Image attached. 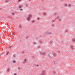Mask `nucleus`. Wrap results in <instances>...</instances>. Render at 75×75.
<instances>
[{"instance_id":"obj_22","label":"nucleus","mask_w":75,"mask_h":75,"mask_svg":"<svg viewBox=\"0 0 75 75\" xmlns=\"http://www.w3.org/2000/svg\"><path fill=\"white\" fill-rule=\"evenodd\" d=\"M55 62H53L52 63V64H53L54 65V64H55Z\"/></svg>"},{"instance_id":"obj_32","label":"nucleus","mask_w":75,"mask_h":75,"mask_svg":"<svg viewBox=\"0 0 75 75\" xmlns=\"http://www.w3.org/2000/svg\"><path fill=\"white\" fill-rule=\"evenodd\" d=\"M40 41V43H42V41Z\"/></svg>"},{"instance_id":"obj_14","label":"nucleus","mask_w":75,"mask_h":75,"mask_svg":"<svg viewBox=\"0 0 75 75\" xmlns=\"http://www.w3.org/2000/svg\"><path fill=\"white\" fill-rule=\"evenodd\" d=\"M7 71H8V72H9V71H10V68H8V69L7 70Z\"/></svg>"},{"instance_id":"obj_40","label":"nucleus","mask_w":75,"mask_h":75,"mask_svg":"<svg viewBox=\"0 0 75 75\" xmlns=\"http://www.w3.org/2000/svg\"><path fill=\"white\" fill-rule=\"evenodd\" d=\"M50 42H52V41H50Z\"/></svg>"},{"instance_id":"obj_16","label":"nucleus","mask_w":75,"mask_h":75,"mask_svg":"<svg viewBox=\"0 0 75 75\" xmlns=\"http://www.w3.org/2000/svg\"><path fill=\"white\" fill-rule=\"evenodd\" d=\"M33 44H34L35 45H36L37 44V43L36 42H33Z\"/></svg>"},{"instance_id":"obj_6","label":"nucleus","mask_w":75,"mask_h":75,"mask_svg":"<svg viewBox=\"0 0 75 75\" xmlns=\"http://www.w3.org/2000/svg\"><path fill=\"white\" fill-rule=\"evenodd\" d=\"M43 14L44 16H45V15H46V13H43Z\"/></svg>"},{"instance_id":"obj_10","label":"nucleus","mask_w":75,"mask_h":75,"mask_svg":"<svg viewBox=\"0 0 75 75\" xmlns=\"http://www.w3.org/2000/svg\"><path fill=\"white\" fill-rule=\"evenodd\" d=\"M19 28H22V26H21V25H19Z\"/></svg>"},{"instance_id":"obj_31","label":"nucleus","mask_w":75,"mask_h":75,"mask_svg":"<svg viewBox=\"0 0 75 75\" xmlns=\"http://www.w3.org/2000/svg\"><path fill=\"white\" fill-rule=\"evenodd\" d=\"M40 18H38V20H40Z\"/></svg>"},{"instance_id":"obj_17","label":"nucleus","mask_w":75,"mask_h":75,"mask_svg":"<svg viewBox=\"0 0 75 75\" xmlns=\"http://www.w3.org/2000/svg\"><path fill=\"white\" fill-rule=\"evenodd\" d=\"M26 6L27 7H28V4H26Z\"/></svg>"},{"instance_id":"obj_34","label":"nucleus","mask_w":75,"mask_h":75,"mask_svg":"<svg viewBox=\"0 0 75 75\" xmlns=\"http://www.w3.org/2000/svg\"><path fill=\"white\" fill-rule=\"evenodd\" d=\"M15 35V34H14V33H12V35Z\"/></svg>"},{"instance_id":"obj_20","label":"nucleus","mask_w":75,"mask_h":75,"mask_svg":"<svg viewBox=\"0 0 75 75\" xmlns=\"http://www.w3.org/2000/svg\"><path fill=\"white\" fill-rule=\"evenodd\" d=\"M38 48H41V46H38Z\"/></svg>"},{"instance_id":"obj_42","label":"nucleus","mask_w":75,"mask_h":75,"mask_svg":"<svg viewBox=\"0 0 75 75\" xmlns=\"http://www.w3.org/2000/svg\"><path fill=\"white\" fill-rule=\"evenodd\" d=\"M9 17V18H11V17Z\"/></svg>"},{"instance_id":"obj_24","label":"nucleus","mask_w":75,"mask_h":75,"mask_svg":"<svg viewBox=\"0 0 75 75\" xmlns=\"http://www.w3.org/2000/svg\"><path fill=\"white\" fill-rule=\"evenodd\" d=\"M28 38H29L28 37V36H27V37H26V39H27Z\"/></svg>"},{"instance_id":"obj_9","label":"nucleus","mask_w":75,"mask_h":75,"mask_svg":"<svg viewBox=\"0 0 75 75\" xmlns=\"http://www.w3.org/2000/svg\"><path fill=\"white\" fill-rule=\"evenodd\" d=\"M13 63H14L15 64V63H16V61L15 60H13Z\"/></svg>"},{"instance_id":"obj_13","label":"nucleus","mask_w":75,"mask_h":75,"mask_svg":"<svg viewBox=\"0 0 75 75\" xmlns=\"http://www.w3.org/2000/svg\"><path fill=\"white\" fill-rule=\"evenodd\" d=\"M66 33H67L68 32V30H66L65 31Z\"/></svg>"},{"instance_id":"obj_19","label":"nucleus","mask_w":75,"mask_h":75,"mask_svg":"<svg viewBox=\"0 0 75 75\" xmlns=\"http://www.w3.org/2000/svg\"><path fill=\"white\" fill-rule=\"evenodd\" d=\"M66 7H67V4H66L65 5H64Z\"/></svg>"},{"instance_id":"obj_27","label":"nucleus","mask_w":75,"mask_h":75,"mask_svg":"<svg viewBox=\"0 0 75 75\" xmlns=\"http://www.w3.org/2000/svg\"><path fill=\"white\" fill-rule=\"evenodd\" d=\"M36 66H37V67H39V65H38V64H37L36 65Z\"/></svg>"},{"instance_id":"obj_44","label":"nucleus","mask_w":75,"mask_h":75,"mask_svg":"<svg viewBox=\"0 0 75 75\" xmlns=\"http://www.w3.org/2000/svg\"><path fill=\"white\" fill-rule=\"evenodd\" d=\"M59 21H61V20L60 19H59Z\"/></svg>"},{"instance_id":"obj_25","label":"nucleus","mask_w":75,"mask_h":75,"mask_svg":"<svg viewBox=\"0 0 75 75\" xmlns=\"http://www.w3.org/2000/svg\"><path fill=\"white\" fill-rule=\"evenodd\" d=\"M14 75H17V73H15L14 74Z\"/></svg>"},{"instance_id":"obj_43","label":"nucleus","mask_w":75,"mask_h":75,"mask_svg":"<svg viewBox=\"0 0 75 75\" xmlns=\"http://www.w3.org/2000/svg\"><path fill=\"white\" fill-rule=\"evenodd\" d=\"M31 0H29V1H30Z\"/></svg>"},{"instance_id":"obj_21","label":"nucleus","mask_w":75,"mask_h":75,"mask_svg":"<svg viewBox=\"0 0 75 75\" xmlns=\"http://www.w3.org/2000/svg\"><path fill=\"white\" fill-rule=\"evenodd\" d=\"M12 47V46H9V48H11Z\"/></svg>"},{"instance_id":"obj_23","label":"nucleus","mask_w":75,"mask_h":75,"mask_svg":"<svg viewBox=\"0 0 75 75\" xmlns=\"http://www.w3.org/2000/svg\"><path fill=\"white\" fill-rule=\"evenodd\" d=\"M53 54V56H55V54Z\"/></svg>"},{"instance_id":"obj_26","label":"nucleus","mask_w":75,"mask_h":75,"mask_svg":"<svg viewBox=\"0 0 75 75\" xmlns=\"http://www.w3.org/2000/svg\"><path fill=\"white\" fill-rule=\"evenodd\" d=\"M21 1V0H18V1H19V2H20Z\"/></svg>"},{"instance_id":"obj_35","label":"nucleus","mask_w":75,"mask_h":75,"mask_svg":"<svg viewBox=\"0 0 75 75\" xmlns=\"http://www.w3.org/2000/svg\"><path fill=\"white\" fill-rule=\"evenodd\" d=\"M8 1L7 0V1H6V2L7 3Z\"/></svg>"},{"instance_id":"obj_33","label":"nucleus","mask_w":75,"mask_h":75,"mask_svg":"<svg viewBox=\"0 0 75 75\" xmlns=\"http://www.w3.org/2000/svg\"><path fill=\"white\" fill-rule=\"evenodd\" d=\"M32 23H34V21H32Z\"/></svg>"},{"instance_id":"obj_18","label":"nucleus","mask_w":75,"mask_h":75,"mask_svg":"<svg viewBox=\"0 0 75 75\" xmlns=\"http://www.w3.org/2000/svg\"><path fill=\"white\" fill-rule=\"evenodd\" d=\"M19 8H21V7H22V6L21 5H20L19 7Z\"/></svg>"},{"instance_id":"obj_7","label":"nucleus","mask_w":75,"mask_h":75,"mask_svg":"<svg viewBox=\"0 0 75 75\" xmlns=\"http://www.w3.org/2000/svg\"><path fill=\"white\" fill-rule=\"evenodd\" d=\"M72 40L73 41V42H75V39L74 38L73 39H72Z\"/></svg>"},{"instance_id":"obj_29","label":"nucleus","mask_w":75,"mask_h":75,"mask_svg":"<svg viewBox=\"0 0 75 75\" xmlns=\"http://www.w3.org/2000/svg\"><path fill=\"white\" fill-rule=\"evenodd\" d=\"M12 15H13V16H14V15H15L14 13H12Z\"/></svg>"},{"instance_id":"obj_1","label":"nucleus","mask_w":75,"mask_h":75,"mask_svg":"<svg viewBox=\"0 0 75 75\" xmlns=\"http://www.w3.org/2000/svg\"><path fill=\"white\" fill-rule=\"evenodd\" d=\"M53 54L51 53V54H49L48 55V56L50 58H53Z\"/></svg>"},{"instance_id":"obj_8","label":"nucleus","mask_w":75,"mask_h":75,"mask_svg":"<svg viewBox=\"0 0 75 75\" xmlns=\"http://www.w3.org/2000/svg\"><path fill=\"white\" fill-rule=\"evenodd\" d=\"M40 54H41V55H44V52H42H42H40Z\"/></svg>"},{"instance_id":"obj_3","label":"nucleus","mask_w":75,"mask_h":75,"mask_svg":"<svg viewBox=\"0 0 75 75\" xmlns=\"http://www.w3.org/2000/svg\"><path fill=\"white\" fill-rule=\"evenodd\" d=\"M46 33L48 35H52V33H51V32H48V31H46Z\"/></svg>"},{"instance_id":"obj_46","label":"nucleus","mask_w":75,"mask_h":75,"mask_svg":"<svg viewBox=\"0 0 75 75\" xmlns=\"http://www.w3.org/2000/svg\"><path fill=\"white\" fill-rule=\"evenodd\" d=\"M17 18H18V17H17Z\"/></svg>"},{"instance_id":"obj_41","label":"nucleus","mask_w":75,"mask_h":75,"mask_svg":"<svg viewBox=\"0 0 75 75\" xmlns=\"http://www.w3.org/2000/svg\"><path fill=\"white\" fill-rule=\"evenodd\" d=\"M56 13H55V16H56Z\"/></svg>"},{"instance_id":"obj_45","label":"nucleus","mask_w":75,"mask_h":75,"mask_svg":"<svg viewBox=\"0 0 75 75\" xmlns=\"http://www.w3.org/2000/svg\"><path fill=\"white\" fill-rule=\"evenodd\" d=\"M54 74H55V72H54Z\"/></svg>"},{"instance_id":"obj_28","label":"nucleus","mask_w":75,"mask_h":75,"mask_svg":"<svg viewBox=\"0 0 75 75\" xmlns=\"http://www.w3.org/2000/svg\"><path fill=\"white\" fill-rule=\"evenodd\" d=\"M20 10H21V11H23V9L21 8L20 9Z\"/></svg>"},{"instance_id":"obj_38","label":"nucleus","mask_w":75,"mask_h":75,"mask_svg":"<svg viewBox=\"0 0 75 75\" xmlns=\"http://www.w3.org/2000/svg\"><path fill=\"white\" fill-rule=\"evenodd\" d=\"M18 69H19L20 70V67H19Z\"/></svg>"},{"instance_id":"obj_12","label":"nucleus","mask_w":75,"mask_h":75,"mask_svg":"<svg viewBox=\"0 0 75 75\" xmlns=\"http://www.w3.org/2000/svg\"><path fill=\"white\" fill-rule=\"evenodd\" d=\"M8 54H9V52H8V51L7 52L6 54V55H8Z\"/></svg>"},{"instance_id":"obj_5","label":"nucleus","mask_w":75,"mask_h":75,"mask_svg":"<svg viewBox=\"0 0 75 75\" xmlns=\"http://www.w3.org/2000/svg\"><path fill=\"white\" fill-rule=\"evenodd\" d=\"M70 48L71 50H74V46H73V45H71L70 46Z\"/></svg>"},{"instance_id":"obj_30","label":"nucleus","mask_w":75,"mask_h":75,"mask_svg":"<svg viewBox=\"0 0 75 75\" xmlns=\"http://www.w3.org/2000/svg\"><path fill=\"white\" fill-rule=\"evenodd\" d=\"M57 18H59V16H58L57 17V18H56V19H57Z\"/></svg>"},{"instance_id":"obj_15","label":"nucleus","mask_w":75,"mask_h":75,"mask_svg":"<svg viewBox=\"0 0 75 75\" xmlns=\"http://www.w3.org/2000/svg\"><path fill=\"white\" fill-rule=\"evenodd\" d=\"M71 4H69L68 6L69 7H71Z\"/></svg>"},{"instance_id":"obj_11","label":"nucleus","mask_w":75,"mask_h":75,"mask_svg":"<svg viewBox=\"0 0 75 75\" xmlns=\"http://www.w3.org/2000/svg\"><path fill=\"white\" fill-rule=\"evenodd\" d=\"M13 57H16V54H14V55H13Z\"/></svg>"},{"instance_id":"obj_4","label":"nucleus","mask_w":75,"mask_h":75,"mask_svg":"<svg viewBox=\"0 0 75 75\" xmlns=\"http://www.w3.org/2000/svg\"><path fill=\"white\" fill-rule=\"evenodd\" d=\"M27 59H25L24 60L23 62V64H25L26 62H27Z\"/></svg>"},{"instance_id":"obj_39","label":"nucleus","mask_w":75,"mask_h":75,"mask_svg":"<svg viewBox=\"0 0 75 75\" xmlns=\"http://www.w3.org/2000/svg\"><path fill=\"white\" fill-rule=\"evenodd\" d=\"M52 26H54V25H52Z\"/></svg>"},{"instance_id":"obj_47","label":"nucleus","mask_w":75,"mask_h":75,"mask_svg":"<svg viewBox=\"0 0 75 75\" xmlns=\"http://www.w3.org/2000/svg\"><path fill=\"white\" fill-rule=\"evenodd\" d=\"M1 55H2V54H1Z\"/></svg>"},{"instance_id":"obj_2","label":"nucleus","mask_w":75,"mask_h":75,"mask_svg":"<svg viewBox=\"0 0 75 75\" xmlns=\"http://www.w3.org/2000/svg\"><path fill=\"white\" fill-rule=\"evenodd\" d=\"M32 16V15H31V14L29 15L28 16V17L27 18V20L28 21H30V20L31 19V17Z\"/></svg>"},{"instance_id":"obj_37","label":"nucleus","mask_w":75,"mask_h":75,"mask_svg":"<svg viewBox=\"0 0 75 75\" xmlns=\"http://www.w3.org/2000/svg\"><path fill=\"white\" fill-rule=\"evenodd\" d=\"M52 21V22H54V21H55V20H53Z\"/></svg>"},{"instance_id":"obj_36","label":"nucleus","mask_w":75,"mask_h":75,"mask_svg":"<svg viewBox=\"0 0 75 75\" xmlns=\"http://www.w3.org/2000/svg\"><path fill=\"white\" fill-rule=\"evenodd\" d=\"M22 54H24V53H25V52H22Z\"/></svg>"}]
</instances>
